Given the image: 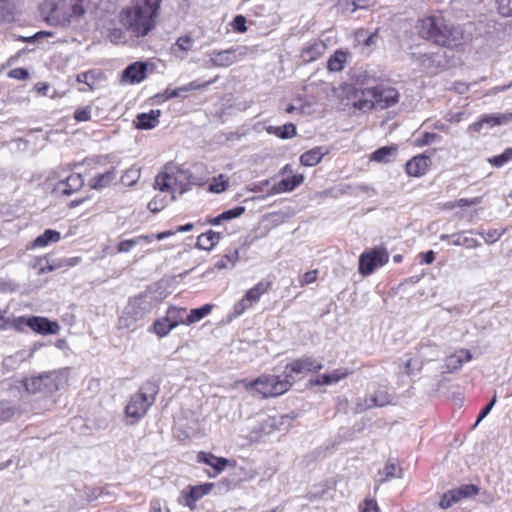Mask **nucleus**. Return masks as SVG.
Here are the masks:
<instances>
[{"label": "nucleus", "mask_w": 512, "mask_h": 512, "mask_svg": "<svg viewBox=\"0 0 512 512\" xmlns=\"http://www.w3.org/2000/svg\"><path fill=\"white\" fill-rule=\"evenodd\" d=\"M162 0H144L142 4L127 8L122 13V23L134 36L147 35L155 27Z\"/></svg>", "instance_id": "nucleus-1"}, {"label": "nucleus", "mask_w": 512, "mask_h": 512, "mask_svg": "<svg viewBox=\"0 0 512 512\" xmlns=\"http://www.w3.org/2000/svg\"><path fill=\"white\" fill-rule=\"evenodd\" d=\"M356 98L354 107L366 112L372 109L383 110L395 105L399 100V93L393 87L377 84L361 89Z\"/></svg>", "instance_id": "nucleus-2"}, {"label": "nucleus", "mask_w": 512, "mask_h": 512, "mask_svg": "<svg viewBox=\"0 0 512 512\" xmlns=\"http://www.w3.org/2000/svg\"><path fill=\"white\" fill-rule=\"evenodd\" d=\"M66 382L67 372L65 370H53L25 377L22 380V385L30 394L49 396L57 392Z\"/></svg>", "instance_id": "nucleus-3"}, {"label": "nucleus", "mask_w": 512, "mask_h": 512, "mask_svg": "<svg viewBox=\"0 0 512 512\" xmlns=\"http://www.w3.org/2000/svg\"><path fill=\"white\" fill-rule=\"evenodd\" d=\"M44 9L47 20L55 25L65 26L84 13L83 0H47Z\"/></svg>", "instance_id": "nucleus-4"}, {"label": "nucleus", "mask_w": 512, "mask_h": 512, "mask_svg": "<svg viewBox=\"0 0 512 512\" xmlns=\"http://www.w3.org/2000/svg\"><path fill=\"white\" fill-rule=\"evenodd\" d=\"M158 390L156 383L148 381L131 397L125 408L127 423L129 425L135 424L147 413L149 407L155 401Z\"/></svg>", "instance_id": "nucleus-5"}, {"label": "nucleus", "mask_w": 512, "mask_h": 512, "mask_svg": "<svg viewBox=\"0 0 512 512\" xmlns=\"http://www.w3.org/2000/svg\"><path fill=\"white\" fill-rule=\"evenodd\" d=\"M151 310V303L144 296L131 299L118 320L119 329H135Z\"/></svg>", "instance_id": "nucleus-6"}, {"label": "nucleus", "mask_w": 512, "mask_h": 512, "mask_svg": "<svg viewBox=\"0 0 512 512\" xmlns=\"http://www.w3.org/2000/svg\"><path fill=\"white\" fill-rule=\"evenodd\" d=\"M249 386L255 388L263 397H276L287 392L292 386V380L284 374V378L275 375H262Z\"/></svg>", "instance_id": "nucleus-7"}, {"label": "nucleus", "mask_w": 512, "mask_h": 512, "mask_svg": "<svg viewBox=\"0 0 512 512\" xmlns=\"http://www.w3.org/2000/svg\"><path fill=\"white\" fill-rule=\"evenodd\" d=\"M445 20L441 15H431L420 19L417 24L419 35L434 44L441 40L444 41L441 33L445 28Z\"/></svg>", "instance_id": "nucleus-8"}, {"label": "nucleus", "mask_w": 512, "mask_h": 512, "mask_svg": "<svg viewBox=\"0 0 512 512\" xmlns=\"http://www.w3.org/2000/svg\"><path fill=\"white\" fill-rule=\"evenodd\" d=\"M441 35L444 41H439L436 45L449 49L459 48L470 41V35L466 33L460 25H454L445 20V28Z\"/></svg>", "instance_id": "nucleus-9"}, {"label": "nucleus", "mask_w": 512, "mask_h": 512, "mask_svg": "<svg viewBox=\"0 0 512 512\" xmlns=\"http://www.w3.org/2000/svg\"><path fill=\"white\" fill-rule=\"evenodd\" d=\"M389 254L383 248H375L363 253L359 258V272L362 275L371 274L376 268L388 262Z\"/></svg>", "instance_id": "nucleus-10"}, {"label": "nucleus", "mask_w": 512, "mask_h": 512, "mask_svg": "<svg viewBox=\"0 0 512 512\" xmlns=\"http://www.w3.org/2000/svg\"><path fill=\"white\" fill-rule=\"evenodd\" d=\"M246 55L245 48H230L213 51L209 54V65L214 67H228L241 60Z\"/></svg>", "instance_id": "nucleus-11"}, {"label": "nucleus", "mask_w": 512, "mask_h": 512, "mask_svg": "<svg viewBox=\"0 0 512 512\" xmlns=\"http://www.w3.org/2000/svg\"><path fill=\"white\" fill-rule=\"evenodd\" d=\"M323 368L321 361H317L312 357H302L287 364L284 369V374L292 383L295 381L293 374H303L309 372H316Z\"/></svg>", "instance_id": "nucleus-12"}, {"label": "nucleus", "mask_w": 512, "mask_h": 512, "mask_svg": "<svg viewBox=\"0 0 512 512\" xmlns=\"http://www.w3.org/2000/svg\"><path fill=\"white\" fill-rule=\"evenodd\" d=\"M478 493V488L475 485L467 484L459 489L450 490L447 493H444L439 502V506L441 509H448L454 503H457L460 499L471 497Z\"/></svg>", "instance_id": "nucleus-13"}, {"label": "nucleus", "mask_w": 512, "mask_h": 512, "mask_svg": "<svg viewBox=\"0 0 512 512\" xmlns=\"http://www.w3.org/2000/svg\"><path fill=\"white\" fill-rule=\"evenodd\" d=\"M512 121V113H498L483 115L478 121L469 126V130L480 132L484 126L492 128L495 126L505 125Z\"/></svg>", "instance_id": "nucleus-14"}, {"label": "nucleus", "mask_w": 512, "mask_h": 512, "mask_svg": "<svg viewBox=\"0 0 512 512\" xmlns=\"http://www.w3.org/2000/svg\"><path fill=\"white\" fill-rule=\"evenodd\" d=\"M21 321H25L28 327L40 334H57L60 330V326L57 322L50 321L43 317L33 316L27 319L21 318Z\"/></svg>", "instance_id": "nucleus-15"}, {"label": "nucleus", "mask_w": 512, "mask_h": 512, "mask_svg": "<svg viewBox=\"0 0 512 512\" xmlns=\"http://www.w3.org/2000/svg\"><path fill=\"white\" fill-rule=\"evenodd\" d=\"M41 346L39 343H35L29 352L19 350L16 353L9 355L3 359L2 367L6 372L16 370L21 363L33 357L35 351Z\"/></svg>", "instance_id": "nucleus-16"}, {"label": "nucleus", "mask_w": 512, "mask_h": 512, "mask_svg": "<svg viewBox=\"0 0 512 512\" xmlns=\"http://www.w3.org/2000/svg\"><path fill=\"white\" fill-rule=\"evenodd\" d=\"M84 180L81 174H71L65 180L59 181L54 188L56 193L70 196L82 188Z\"/></svg>", "instance_id": "nucleus-17"}, {"label": "nucleus", "mask_w": 512, "mask_h": 512, "mask_svg": "<svg viewBox=\"0 0 512 512\" xmlns=\"http://www.w3.org/2000/svg\"><path fill=\"white\" fill-rule=\"evenodd\" d=\"M147 65L143 62H135L126 67L122 73V81L140 83L146 78Z\"/></svg>", "instance_id": "nucleus-18"}, {"label": "nucleus", "mask_w": 512, "mask_h": 512, "mask_svg": "<svg viewBox=\"0 0 512 512\" xmlns=\"http://www.w3.org/2000/svg\"><path fill=\"white\" fill-rule=\"evenodd\" d=\"M469 234H473L474 230L467 231ZM441 240L448 239L452 245L462 246L467 249H473L480 246V242L472 237L466 235V232L454 233L451 235L443 234L440 236Z\"/></svg>", "instance_id": "nucleus-19"}, {"label": "nucleus", "mask_w": 512, "mask_h": 512, "mask_svg": "<svg viewBox=\"0 0 512 512\" xmlns=\"http://www.w3.org/2000/svg\"><path fill=\"white\" fill-rule=\"evenodd\" d=\"M326 44L322 40H313L301 51V58L304 62L317 60L326 51Z\"/></svg>", "instance_id": "nucleus-20"}, {"label": "nucleus", "mask_w": 512, "mask_h": 512, "mask_svg": "<svg viewBox=\"0 0 512 512\" xmlns=\"http://www.w3.org/2000/svg\"><path fill=\"white\" fill-rule=\"evenodd\" d=\"M429 158L424 155H418L406 163V172L413 177L424 175L428 169Z\"/></svg>", "instance_id": "nucleus-21"}, {"label": "nucleus", "mask_w": 512, "mask_h": 512, "mask_svg": "<svg viewBox=\"0 0 512 512\" xmlns=\"http://www.w3.org/2000/svg\"><path fill=\"white\" fill-rule=\"evenodd\" d=\"M472 359V355L469 350L460 349L454 354L448 356L445 360V367L447 372H453L462 367L465 362Z\"/></svg>", "instance_id": "nucleus-22"}, {"label": "nucleus", "mask_w": 512, "mask_h": 512, "mask_svg": "<svg viewBox=\"0 0 512 512\" xmlns=\"http://www.w3.org/2000/svg\"><path fill=\"white\" fill-rule=\"evenodd\" d=\"M329 153V149L324 146L314 147L304 152L300 156V163L303 166L312 167L317 165L322 158Z\"/></svg>", "instance_id": "nucleus-23"}, {"label": "nucleus", "mask_w": 512, "mask_h": 512, "mask_svg": "<svg viewBox=\"0 0 512 512\" xmlns=\"http://www.w3.org/2000/svg\"><path fill=\"white\" fill-rule=\"evenodd\" d=\"M418 354L424 361H432L439 357L440 350L435 342L430 339L422 340L418 345Z\"/></svg>", "instance_id": "nucleus-24"}, {"label": "nucleus", "mask_w": 512, "mask_h": 512, "mask_svg": "<svg viewBox=\"0 0 512 512\" xmlns=\"http://www.w3.org/2000/svg\"><path fill=\"white\" fill-rule=\"evenodd\" d=\"M160 115L159 109L151 110L149 113H141L137 116L136 127L142 130L152 129L158 124Z\"/></svg>", "instance_id": "nucleus-25"}, {"label": "nucleus", "mask_w": 512, "mask_h": 512, "mask_svg": "<svg viewBox=\"0 0 512 512\" xmlns=\"http://www.w3.org/2000/svg\"><path fill=\"white\" fill-rule=\"evenodd\" d=\"M198 461L211 466L215 471L213 476H216L221 471H223L228 464V460L226 458L217 457L211 453L205 452H200L198 454Z\"/></svg>", "instance_id": "nucleus-26"}, {"label": "nucleus", "mask_w": 512, "mask_h": 512, "mask_svg": "<svg viewBox=\"0 0 512 512\" xmlns=\"http://www.w3.org/2000/svg\"><path fill=\"white\" fill-rule=\"evenodd\" d=\"M213 486V483H206L191 487L189 492L185 493L186 506L193 509V503L208 494L212 490Z\"/></svg>", "instance_id": "nucleus-27"}, {"label": "nucleus", "mask_w": 512, "mask_h": 512, "mask_svg": "<svg viewBox=\"0 0 512 512\" xmlns=\"http://www.w3.org/2000/svg\"><path fill=\"white\" fill-rule=\"evenodd\" d=\"M221 233L209 230L201 234L197 238L196 247L206 251L212 250L215 245L220 241Z\"/></svg>", "instance_id": "nucleus-28"}, {"label": "nucleus", "mask_w": 512, "mask_h": 512, "mask_svg": "<svg viewBox=\"0 0 512 512\" xmlns=\"http://www.w3.org/2000/svg\"><path fill=\"white\" fill-rule=\"evenodd\" d=\"M116 177V169L112 167L110 170L106 171L103 174H98L93 176L89 180V186L91 189L99 190L105 188L110 185V183Z\"/></svg>", "instance_id": "nucleus-29"}, {"label": "nucleus", "mask_w": 512, "mask_h": 512, "mask_svg": "<svg viewBox=\"0 0 512 512\" xmlns=\"http://www.w3.org/2000/svg\"><path fill=\"white\" fill-rule=\"evenodd\" d=\"M397 146H384L371 154L370 160L380 163H388L395 159L397 154Z\"/></svg>", "instance_id": "nucleus-30"}, {"label": "nucleus", "mask_w": 512, "mask_h": 512, "mask_svg": "<svg viewBox=\"0 0 512 512\" xmlns=\"http://www.w3.org/2000/svg\"><path fill=\"white\" fill-rule=\"evenodd\" d=\"M266 131L268 134H273L281 139H290L297 135V129L293 123H287L283 126H268Z\"/></svg>", "instance_id": "nucleus-31"}, {"label": "nucleus", "mask_w": 512, "mask_h": 512, "mask_svg": "<svg viewBox=\"0 0 512 512\" xmlns=\"http://www.w3.org/2000/svg\"><path fill=\"white\" fill-rule=\"evenodd\" d=\"M179 179L176 176H173L172 173L167 171L160 172L155 179V188H158L160 191L169 192L171 191L172 183L175 185L178 184Z\"/></svg>", "instance_id": "nucleus-32"}, {"label": "nucleus", "mask_w": 512, "mask_h": 512, "mask_svg": "<svg viewBox=\"0 0 512 512\" xmlns=\"http://www.w3.org/2000/svg\"><path fill=\"white\" fill-rule=\"evenodd\" d=\"M304 181V176L301 174L293 175L291 178H285L279 181L274 190L277 193L288 192L294 190L297 186H299Z\"/></svg>", "instance_id": "nucleus-33"}, {"label": "nucleus", "mask_w": 512, "mask_h": 512, "mask_svg": "<svg viewBox=\"0 0 512 512\" xmlns=\"http://www.w3.org/2000/svg\"><path fill=\"white\" fill-rule=\"evenodd\" d=\"M61 239L58 231L47 229L43 234L39 235L32 243L31 247H45L50 243H56Z\"/></svg>", "instance_id": "nucleus-34"}, {"label": "nucleus", "mask_w": 512, "mask_h": 512, "mask_svg": "<svg viewBox=\"0 0 512 512\" xmlns=\"http://www.w3.org/2000/svg\"><path fill=\"white\" fill-rule=\"evenodd\" d=\"M349 373L350 372L347 369H345V370L336 369L329 374L320 375L315 380V384L316 385H330L333 383H337L341 379H344L345 377H347L349 375Z\"/></svg>", "instance_id": "nucleus-35"}, {"label": "nucleus", "mask_w": 512, "mask_h": 512, "mask_svg": "<svg viewBox=\"0 0 512 512\" xmlns=\"http://www.w3.org/2000/svg\"><path fill=\"white\" fill-rule=\"evenodd\" d=\"M288 419V415L270 416L263 421L261 429L266 434L271 433L275 429H280Z\"/></svg>", "instance_id": "nucleus-36"}, {"label": "nucleus", "mask_w": 512, "mask_h": 512, "mask_svg": "<svg viewBox=\"0 0 512 512\" xmlns=\"http://www.w3.org/2000/svg\"><path fill=\"white\" fill-rule=\"evenodd\" d=\"M213 309L211 304H205L200 308L192 309L190 313L186 316V325L193 324L195 322L200 321L205 316L209 315Z\"/></svg>", "instance_id": "nucleus-37"}, {"label": "nucleus", "mask_w": 512, "mask_h": 512, "mask_svg": "<svg viewBox=\"0 0 512 512\" xmlns=\"http://www.w3.org/2000/svg\"><path fill=\"white\" fill-rule=\"evenodd\" d=\"M402 474L401 468H398L396 464L388 462L384 468L379 472V482H387L392 478H400Z\"/></svg>", "instance_id": "nucleus-38"}, {"label": "nucleus", "mask_w": 512, "mask_h": 512, "mask_svg": "<svg viewBox=\"0 0 512 512\" xmlns=\"http://www.w3.org/2000/svg\"><path fill=\"white\" fill-rule=\"evenodd\" d=\"M347 54L343 51H336L328 60L327 68L332 72H339L344 68Z\"/></svg>", "instance_id": "nucleus-39"}, {"label": "nucleus", "mask_w": 512, "mask_h": 512, "mask_svg": "<svg viewBox=\"0 0 512 512\" xmlns=\"http://www.w3.org/2000/svg\"><path fill=\"white\" fill-rule=\"evenodd\" d=\"M186 314L185 308L178 307H170L167 310L166 317L168 321L172 324V326L177 327L179 324H185L186 318L184 315Z\"/></svg>", "instance_id": "nucleus-40"}, {"label": "nucleus", "mask_w": 512, "mask_h": 512, "mask_svg": "<svg viewBox=\"0 0 512 512\" xmlns=\"http://www.w3.org/2000/svg\"><path fill=\"white\" fill-rule=\"evenodd\" d=\"M269 287V283L259 282L257 285L249 289L244 298L248 300L250 304L257 302L262 294H264Z\"/></svg>", "instance_id": "nucleus-41"}, {"label": "nucleus", "mask_w": 512, "mask_h": 512, "mask_svg": "<svg viewBox=\"0 0 512 512\" xmlns=\"http://www.w3.org/2000/svg\"><path fill=\"white\" fill-rule=\"evenodd\" d=\"M168 318L165 316L156 320L153 324V331L159 336L164 337L169 334V332L174 329Z\"/></svg>", "instance_id": "nucleus-42"}, {"label": "nucleus", "mask_w": 512, "mask_h": 512, "mask_svg": "<svg viewBox=\"0 0 512 512\" xmlns=\"http://www.w3.org/2000/svg\"><path fill=\"white\" fill-rule=\"evenodd\" d=\"M140 168L131 167L121 176V182L126 186H133L140 179Z\"/></svg>", "instance_id": "nucleus-43"}, {"label": "nucleus", "mask_w": 512, "mask_h": 512, "mask_svg": "<svg viewBox=\"0 0 512 512\" xmlns=\"http://www.w3.org/2000/svg\"><path fill=\"white\" fill-rule=\"evenodd\" d=\"M390 402L389 395L387 391L385 390H379L377 391L371 398H370V406L373 407H383L387 405Z\"/></svg>", "instance_id": "nucleus-44"}, {"label": "nucleus", "mask_w": 512, "mask_h": 512, "mask_svg": "<svg viewBox=\"0 0 512 512\" xmlns=\"http://www.w3.org/2000/svg\"><path fill=\"white\" fill-rule=\"evenodd\" d=\"M237 260L238 251L235 250L233 253L224 255L219 261L215 263L214 268L217 270L226 269L228 267V263H231V266H234Z\"/></svg>", "instance_id": "nucleus-45"}, {"label": "nucleus", "mask_w": 512, "mask_h": 512, "mask_svg": "<svg viewBox=\"0 0 512 512\" xmlns=\"http://www.w3.org/2000/svg\"><path fill=\"white\" fill-rule=\"evenodd\" d=\"M369 0H340V4L344 9L354 12L357 9L367 8L369 6Z\"/></svg>", "instance_id": "nucleus-46"}, {"label": "nucleus", "mask_w": 512, "mask_h": 512, "mask_svg": "<svg viewBox=\"0 0 512 512\" xmlns=\"http://www.w3.org/2000/svg\"><path fill=\"white\" fill-rule=\"evenodd\" d=\"M13 9L12 0H0V20H10L13 16Z\"/></svg>", "instance_id": "nucleus-47"}, {"label": "nucleus", "mask_w": 512, "mask_h": 512, "mask_svg": "<svg viewBox=\"0 0 512 512\" xmlns=\"http://www.w3.org/2000/svg\"><path fill=\"white\" fill-rule=\"evenodd\" d=\"M510 160H512V148H507L502 154L490 158L489 162L496 167H501Z\"/></svg>", "instance_id": "nucleus-48"}, {"label": "nucleus", "mask_w": 512, "mask_h": 512, "mask_svg": "<svg viewBox=\"0 0 512 512\" xmlns=\"http://www.w3.org/2000/svg\"><path fill=\"white\" fill-rule=\"evenodd\" d=\"M504 232H505V229H503L501 231L497 230V229H491L485 233L478 232V234L483 236V238L487 244H493L500 239V237L504 234Z\"/></svg>", "instance_id": "nucleus-49"}, {"label": "nucleus", "mask_w": 512, "mask_h": 512, "mask_svg": "<svg viewBox=\"0 0 512 512\" xmlns=\"http://www.w3.org/2000/svg\"><path fill=\"white\" fill-rule=\"evenodd\" d=\"M193 43L194 39L189 35H185L177 39L176 43L174 44V47L178 48L183 52H188L191 50Z\"/></svg>", "instance_id": "nucleus-50"}, {"label": "nucleus", "mask_w": 512, "mask_h": 512, "mask_svg": "<svg viewBox=\"0 0 512 512\" xmlns=\"http://www.w3.org/2000/svg\"><path fill=\"white\" fill-rule=\"evenodd\" d=\"M497 9L504 17L512 16V0H496Z\"/></svg>", "instance_id": "nucleus-51"}, {"label": "nucleus", "mask_w": 512, "mask_h": 512, "mask_svg": "<svg viewBox=\"0 0 512 512\" xmlns=\"http://www.w3.org/2000/svg\"><path fill=\"white\" fill-rule=\"evenodd\" d=\"M245 210L246 209L244 206H237V207H234L232 209L222 212L221 218H223L224 221H229V220H232V219H235V218L241 216L245 212Z\"/></svg>", "instance_id": "nucleus-52"}, {"label": "nucleus", "mask_w": 512, "mask_h": 512, "mask_svg": "<svg viewBox=\"0 0 512 512\" xmlns=\"http://www.w3.org/2000/svg\"><path fill=\"white\" fill-rule=\"evenodd\" d=\"M216 79H217V77H215L214 79H212L210 81H206V82H203V83H198L197 81H192L189 84L182 86V89L185 92L192 91V90H198V89H205L209 85L214 83L216 81Z\"/></svg>", "instance_id": "nucleus-53"}, {"label": "nucleus", "mask_w": 512, "mask_h": 512, "mask_svg": "<svg viewBox=\"0 0 512 512\" xmlns=\"http://www.w3.org/2000/svg\"><path fill=\"white\" fill-rule=\"evenodd\" d=\"M318 275V270H311L306 272L301 278H300V286H306L316 281Z\"/></svg>", "instance_id": "nucleus-54"}, {"label": "nucleus", "mask_w": 512, "mask_h": 512, "mask_svg": "<svg viewBox=\"0 0 512 512\" xmlns=\"http://www.w3.org/2000/svg\"><path fill=\"white\" fill-rule=\"evenodd\" d=\"M76 121H88L91 118V109L89 107L79 108L74 113Z\"/></svg>", "instance_id": "nucleus-55"}, {"label": "nucleus", "mask_w": 512, "mask_h": 512, "mask_svg": "<svg viewBox=\"0 0 512 512\" xmlns=\"http://www.w3.org/2000/svg\"><path fill=\"white\" fill-rule=\"evenodd\" d=\"M496 400H497L496 395H494L493 398L490 400V402L480 411L475 425L480 423L490 413V411L492 410V408L494 407V405L496 403Z\"/></svg>", "instance_id": "nucleus-56"}, {"label": "nucleus", "mask_w": 512, "mask_h": 512, "mask_svg": "<svg viewBox=\"0 0 512 512\" xmlns=\"http://www.w3.org/2000/svg\"><path fill=\"white\" fill-rule=\"evenodd\" d=\"M138 244V240L134 239H127L123 240L118 244V252H129L135 245Z\"/></svg>", "instance_id": "nucleus-57"}, {"label": "nucleus", "mask_w": 512, "mask_h": 512, "mask_svg": "<svg viewBox=\"0 0 512 512\" xmlns=\"http://www.w3.org/2000/svg\"><path fill=\"white\" fill-rule=\"evenodd\" d=\"M481 202H482V197H475V198H471V199L462 198V199L456 200V205L458 207H469V206L478 205Z\"/></svg>", "instance_id": "nucleus-58"}, {"label": "nucleus", "mask_w": 512, "mask_h": 512, "mask_svg": "<svg viewBox=\"0 0 512 512\" xmlns=\"http://www.w3.org/2000/svg\"><path fill=\"white\" fill-rule=\"evenodd\" d=\"M251 306L252 304H250L246 298H243L234 305V314L236 316H239Z\"/></svg>", "instance_id": "nucleus-59"}, {"label": "nucleus", "mask_w": 512, "mask_h": 512, "mask_svg": "<svg viewBox=\"0 0 512 512\" xmlns=\"http://www.w3.org/2000/svg\"><path fill=\"white\" fill-rule=\"evenodd\" d=\"M9 77L19 80H26L29 77V73L24 68H15L9 72Z\"/></svg>", "instance_id": "nucleus-60"}, {"label": "nucleus", "mask_w": 512, "mask_h": 512, "mask_svg": "<svg viewBox=\"0 0 512 512\" xmlns=\"http://www.w3.org/2000/svg\"><path fill=\"white\" fill-rule=\"evenodd\" d=\"M234 28L243 33L247 30L246 28V18L243 15H237L233 20Z\"/></svg>", "instance_id": "nucleus-61"}, {"label": "nucleus", "mask_w": 512, "mask_h": 512, "mask_svg": "<svg viewBox=\"0 0 512 512\" xmlns=\"http://www.w3.org/2000/svg\"><path fill=\"white\" fill-rule=\"evenodd\" d=\"M371 408L373 406H370V399H360L355 405L354 413L359 414Z\"/></svg>", "instance_id": "nucleus-62"}, {"label": "nucleus", "mask_w": 512, "mask_h": 512, "mask_svg": "<svg viewBox=\"0 0 512 512\" xmlns=\"http://www.w3.org/2000/svg\"><path fill=\"white\" fill-rule=\"evenodd\" d=\"M437 138H439L438 134L426 132L423 134L422 138L418 140V143L421 145H429L432 144Z\"/></svg>", "instance_id": "nucleus-63"}, {"label": "nucleus", "mask_w": 512, "mask_h": 512, "mask_svg": "<svg viewBox=\"0 0 512 512\" xmlns=\"http://www.w3.org/2000/svg\"><path fill=\"white\" fill-rule=\"evenodd\" d=\"M379 512V508L377 506L376 501L367 500L364 502L363 506H360V512Z\"/></svg>", "instance_id": "nucleus-64"}]
</instances>
